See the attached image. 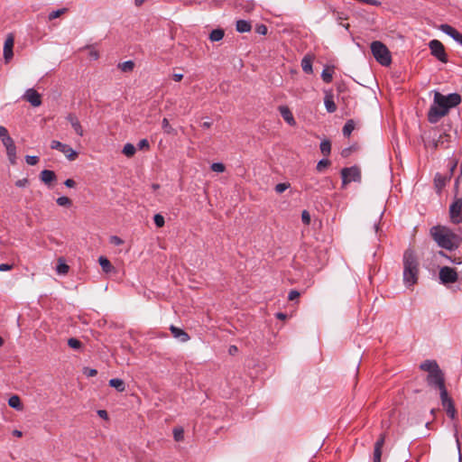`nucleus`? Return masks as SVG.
<instances>
[{
  "instance_id": "nucleus-1",
  "label": "nucleus",
  "mask_w": 462,
  "mask_h": 462,
  "mask_svg": "<svg viewBox=\"0 0 462 462\" xmlns=\"http://www.w3.org/2000/svg\"><path fill=\"white\" fill-rule=\"evenodd\" d=\"M461 103V96L457 93L442 95L435 92L433 105L428 113V120L431 124H436L441 117L445 116L450 108L458 106Z\"/></svg>"
},
{
  "instance_id": "nucleus-2",
  "label": "nucleus",
  "mask_w": 462,
  "mask_h": 462,
  "mask_svg": "<svg viewBox=\"0 0 462 462\" xmlns=\"http://www.w3.org/2000/svg\"><path fill=\"white\" fill-rule=\"evenodd\" d=\"M430 234L437 245L446 250L455 251L460 245V235L446 226H435Z\"/></svg>"
},
{
  "instance_id": "nucleus-3",
  "label": "nucleus",
  "mask_w": 462,
  "mask_h": 462,
  "mask_svg": "<svg viewBox=\"0 0 462 462\" xmlns=\"http://www.w3.org/2000/svg\"><path fill=\"white\" fill-rule=\"evenodd\" d=\"M419 262L411 249L403 254V282L407 288L412 287L418 282Z\"/></svg>"
},
{
  "instance_id": "nucleus-4",
  "label": "nucleus",
  "mask_w": 462,
  "mask_h": 462,
  "mask_svg": "<svg viewBox=\"0 0 462 462\" xmlns=\"http://www.w3.org/2000/svg\"><path fill=\"white\" fill-rule=\"evenodd\" d=\"M439 278L442 284L447 285L456 282L458 280V274L456 269L448 266H443L439 269Z\"/></svg>"
},
{
  "instance_id": "nucleus-5",
  "label": "nucleus",
  "mask_w": 462,
  "mask_h": 462,
  "mask_svg": "<svg viewBox=\"0 0 462 462\" xmlns=\"http://www.w3.org/2000/svg\"><path fill=\"white\" fill-rule=\"evenodd\" d=\"M449 216L453 224H462V198H457L450 205Z\"/></svg>"
},
{
  "instance_id": "nucleus-6",
  "label": "nucleus",
  "mask_w": 462,
  "mask_h": 462,
  "mask_svg": "<svg viewBox=\"0 0 462 462\" xmlns=\"http://www.w3.org/2000/svg\"><path fill=\"white\" fill-rule=\"evenodd\" d=\"M51 148L64 153L69 161H74L78 157V152L76 151H74L69 145L62 143L60 141H51Z\"/></svg>"
},
{
  "instance_id": "nucleus-7",
  "label": "nucleus",
  "mask_w": 462,
  "mask_h": 462,
  "mask_svg": "<svg viewBox=\"0 0 462 462\" xmlns=\"http://www.w3.org/2000/svg\"><path fill=\"white\" fill-rule=\"evenodd\" d=\"M370 48L374 58H392L387 46L380 41H374Z\"/></svg>"
},
{
  "instance_id": "nucleus-8",
  "label": "nucleus",
  "mask_w": 462,
  "mask_h": 462,
  "mask_svg": "<svg viewBox=\"0 0 462 462\" xmlns=\"http://www.w3.org/2000/svg\"><path fill=\"white\" fill-rule=\"evenodd\" d=\"M427 383L430 386L439 388L445 384L444 374L442 371L438 368L427 376Z\"/></svg>"
},
{
  "instance_id": "nucleus-9",
  "label": "nucleus",
  "mask_w": 462,
  "mask_h": 462,
  "mask_svg": "<svg viewBox=\"0 0 462 462\" xmlns=\"http://www.w3.org/2000/svg\"><path fill=\"white\" fill-rule=\"evenodd\" d=\"M343 183L360 180V171L357 167L344 168L341 171Z\"/></svg>"
},
{
  "instance_id": "nucleus-10",
  "label": "nucleus",
  "mask_w": 462,
  "mask_h": 462,
  "mask_svg": "<svg viewBox=\"0 0 462 462\" xmlns=\"http://www.w3.org/2000/svg\"><path fill=\"white\" fill-rule=\"evenodd\" d=\"M23 98L29 102L32 106H40L42 105L41 95L33 88L25 91Z\"/></svg>"
},
{
  "instance_id": "nucleus-11",
  "label": "nucleus",
  "mask_w": 462,
  "mask_h": 462,
  "mask_svg": "<svg viewBox=\"0 0 462 462\" xmlns=\"http://www.w3.org/2000/svg\"><path fill=\"white\" fill-rule=\"evenodd\" d=\"M431 54L435 58H447L443 44L438 40H432L429 43Z\"/></svg>"
},
{
  "instance_id": "nucleus-12",
  "label": "nucleus",
  "mask_w": 462,
  "mask_h": 462,
  "mask_svg": "<svg viewBox=\"0 0 462 462\" xmlns=\"http://www.w3.org/2000/svg\"><path fill=\"white\" fill-rule=\"evenodd\" d=\"M450 135L444 133L439 134L438 139H432L431 141H429L428 143H425L426 146L431 145L433 149L437 148H447V143L449 142Z\"/></svg>"
},
{
  "instance_id": "nucleus-13",
  "label": "nucleus",
  "mask_w": 462,
  "mask_h": 462,
  "mask_svg": "<svg viewBox=\"0 0 462 462\" xmlns=\"http://www.w3.org/2000/svg\"><path fill=\"white\" fill-rule=\"evenodd\" d=\"M14 36L10 33L7 35L5 44H4V51L3 58H13L14 57Z\"/></svg>"
},
{
  "instance_id": "nucleus-14",
  "label": "nucleus",
  "mask_w": 462,
  "mask_h": 462,
  "mask_svg": "<svg viewBox=\"0 0 462 462\" xmlns=\"http://www.w3.org/2000/svg\"><path fill=\"white\" fill-rule=\"evenodd\" d=\"M66 119L69 122V124L71 125V127L73 128V130L75 131V133L79 135V136H83L84 135V130H83V127L81 126V124L78 118V116L75 115V114H69L66 117Z\"/></svg>"
},
{
  "instance_id": "nucleus-15",
  "label": "nucleus",
  "mask_w": 462,
  "mask_h": 462,
  "mask_svg": "<svg viewBox=\"0 0 462 462\" xmlns=\"http://www.w3.org/2000/svg\"><path fill=\"white\" fill-rule=\"evenodd\" d=\"M439 28L444 33L449 35L451 38H453L458 43L461 42L462 33H460L457 29H455L451 25L444 23V24H441Z\"/></svg>"
},
{
  "instance_id": "nucleus-16",
  "label": "nucleus",
  "mask_w": 462,
  "mask_h": 462,
  "mask_svg": "<svg viewBox=\"0 0 462 462\" xmlns=\"http://www.w3.org/2000/svg\"><path fill=\"white\" fill-rule=\"evenodd\" d=\"M282 117L283 120L291 126H293L296 125V121L294 119V116L291 111V109L287 106H280L278 108Z\"/></svg>"
},
{
  "instance_id": "nucleus-17",
  "label": "nucleus",
  "mask_w": 462,
  "mask_h": 462,
  "mask_svg": "<svg viewBox=\"0 0 462 462\" xmlns=\"http://www.w3.org/2000/svg\"><path fill=\"white\" fill-rule=\"evenodd\" d=\"M170 330L172 336L182 343L189 341L190 338L186 331L173 325L170 327Z\"/></svg>"
},
{
  "instance_id": "nucleus-18",
  "label": "nucleus",
  "mask_w": 462,
  "mask_h": 462,
  "mask_svg": "<svg viewBox=\"0 0 462 462\" xmlns=\"http://www.w3.org/2000/svg\"><path fill=\"white\" fill-rule=\"evenodd\" d=\"M385 437L384 435H381L380 438L376 440L374 448V462H381L382 457V448L384 444Z\"/></svg>"
},
{
  "instance_id": "nucleus-19",
  "label": "nucleus",
  "mask_w": 462,
  "mask_h": 462,
  "mask_svg": "<svg viewBox=\"0 0 462 462\" xmlns=\"http://www.w3.org/2000/svg\"><path fill=\"white\" fill-rule=\"evenodd\" d=\"M40 179L45 184L50 185L56 180V174L53 171L43 170L40 174Z\"/></svg>"
},
{
  "instance_id": "nucleus-20",
  "label": "nucleus",
  "mask_w": 462,
  "mask_h": 462,
  "mask_svg": "<svg viewBox=\"0 0 462 462\" xmlns=\"http://www.w3.org/2000/svg\"><path fill=\"white\" fill-rule=\"evenodd\" d=\"M324 104L328 113H333L337 110V106L333 100V96L328 92H326V96L324 97Z\"/></svg>"
},
{
  "instance_id": "nucleus-21",
  "label": "nucleus",
  "mask_w": 462,
  "mask_h": 462,
  "mask_svg": "<svg viewBox=\"0 0 462 462\" xmlns=\"http://www.w3.org/2000/svg\"><path fill=\"white\" fill-rule=\"evenodd\" d=\"M420 368L423 371L429 372V374L432 373L434 370H437L439 367V365L436 361L432 360H426L423 363L420 365Z\"/></svg>"
},
{
  "instance_id": "nucleus-22",
  "label": "nucleus",
  "mask_w": 462,
  "mask_h": 462,
  "mask_svg": "<svg viewBox=\"0 0 462 462\" xmlns=\"http://www.w3.org/2000/svg\"><path fill=\"white\" fill-rule=\"evenodd\" d=\"M333 74L334 66H326L321 72V78L326 83H329L332 81Z\"/></svg>"
},
{
  "instance_id": "nucleus-23",
  "label": "nucleus",
  "mask_w": 462,
  "mask_h": 462,
  "mask_svg": "<svg viewBox=\"0 0 462 462\" xmlns=\"http://www.w3.org/2000/svg\"><path fill=\"white\" fill-rule=\"evenodd\" d=\"M236 29L239 32H247L252 29L251 23L245 20H238L236 24Z\"/></svg>"
},
{
  "instance_id": "nucleus-24",
  "label": "nucleus",
  "mask_w": 462,
  "mask_h": 462,
  "mask_svg": "<svg viewBox=\"0 0 462 462\" xmlns=\"http://www.w3.org/2000/svg\"><path fill=\"white\" fill-rule=\"evenodd\" d=\"M439 390L440 393V399H441V404L442 406H445L447 404H450L453 402L451 398L448 396V391L445 387V384L438 388Z\"/></svg>"
},
{
  "instance_id": "nucleus-25",
  "label": "nucleus",
  "mask_w": 462,
  "mask_h": 462,
  "mask_svg": "<svg viewBox=\"0 0 462 462\" xmlns=\"http://www.w3.org/2000/svg\"><path fill=\"white\" fill-rule=\"evenodd\" d=\"M109 385L116 389L117 392H124L125 390V383L122 379L113 378L109 380Z\"/></svg>"
},
{
  "instance_id": "nucleus-26",
  "label": "nucleus",
  "mask_w": 462,
  "mask_h": 462,
  "mask_svg": "<svg viewBox=\"0 0 462 462\" xmlns=\"http://www.w3.org/2000/svg\"><path fill=\"white\" fill-rule=\"evenodd\" d=\"M98 263L102 268V270L106 273H110L114 267L113 265L111 264L110 261L105 257V256H100L98 258Z\"/></svg>"
},
{
  "instance_id": "nucleus-27",
  "label": "nucleus",
  "mask_w": 462,
  "mask_h": 462,
  "mask_svg": "<svg viewBox=\"0 0 462 462\" xmlns=\"http://www.w3.org/2000/svg\"><path fill=\"white\" fill-rule=\"evenodd\" d=\"M225 31L221 28L214 29L209 33V40L211 42H218L224 38Z\"/></svg>"
},
{
  "instance_id": "nucleus-28",
  "label": "nucleus",
  "mask_w": 462,
  "mask_h": 462,
  "mask_svg": "<svg viewBox=\"0 0 462 462\" xmlns=\"http://www.w3.org/2000/svg\"><path fill=\"white\" fill-rule=\"evenodd\" d=\"M69 270V265L61 258H60L58 260V263L56 266L57 273L60 274V275H65L68 273Z\"/></svg>"
},
{
  "instance_id": "nucleus-29",
  "label": "nucleus",
  "mask_w": 462,
  "mask_h": 462,
  "mask_svg": "<svg viewBox=\"0 0 462 462\" xmlns=\"http://www.w3.org/2000/svg\"><path fill=\"white\" fill-rule=\"evenodd\" d=\"M8 404L10 407L17 411H21L23 409V405L18 395L11 396L8 400Z\"/></svg>"
},
{
  "instance_id": "nucleus-30",
  "label": "nucleus",
  "mask_w": 462,
  "mask_h": 462,
  "mask_svg": "<svg viewBox=\"0 0 462 462\" xmlns=\"http://www.w3.org/2000/svg\"><path fill=\"white\" fill-rule=\"evenodd\" d=\"M383 216V212H381L378 217V219H376L373 224V229L374 230V233H375L376 236L378 237V239H380L383 235V230L380 226Z\"/></svg>"
},
{
  "instance_id": "nucleus-31",
  "label": "nucleus",
  "mask_w": 462,
  "mask_h": 462,
  "mask_svg": "<svg viewBox=\"0 0 462 462\" xmlns=\"http://www.w3.org/2000/svg\"><path fill=\"white\" fill-rule=\"evenodd\" d=\"M6 154L11 164L16 163V146L15 144L6 148Z\"/></svg>"
},
{
  "instance_id": "nucleus-32",
  "label": "nucleus",
  "mask_w": 462,
  "mask_h": 462,
  "mask_svg": "<svg viewBox=\"0 0 462 462\" xmlns=\"http://www.w3.org/2000/svg\"><path fill=\"white\" fill-rule=\"evenodd\" d=\"M118 68L124 72H130L134 68V63L132 60H127L126 61L118 64Z\"/></svg>"
},
{
  "instance_id": "nucleus-33",
  "label": "nucleus",
  "mask_w": 462,
  "mask_h": 462,
  "mask_svg": "<svg viewBox=\"0 0 462 462\" xmlns=\"http://www.w3.org/2000/svg\"><path fill=\"white\" fill-rule=\"evenodd\" d=\"M83 50L88 51V54L89 55L90 58H98V56H99L97 44H92V45L86 46Z\"/></svg>"
},
{
  "instance_id": "nucleus-34",
  "label": "nucleus",
  "mask_w": 462,
  "mask_h": 462,
  "mask_svg": "<svg viewBox=\"0 0 462 462\" xmlns=\"http://www.w3.org/2000/svg\"><path fill=\"white\" fill-rule=\"evenodd\" d=\"M135 152H136L135 146L130 143L125 144V146L123 148V153L127 157L134 156Z\"/></svg>"
},
{
  "instance_id": "nucleus-35",
  "label": "nucleus",
  "mask_w": 462,
  "mask_h": 462,
  "mask_svg": "<svg viewBox=\"0 0 462 462\" xmlns=\"http://www.w3.org/2000/svg\"><path fill=\"white\" fill-rule=\"evenodd\" d=\"M67 12H68V8H61V9L52 11L49 14L48 19H49V21H52L58 17L61 16L62 14H66Z\"/></svg>"
},
{
  "instance_id": "nucleus-36",
  "label": "nucleus",
  "mask_w": 462,
  "mask_h": 462,
  "mask_svg": "<svg viewBox=\"0 0 462 462\" xmlns=\"http://www.w3.org/2000/svg\"><path fill=\"white\" fill-rule=\"evenodd\" d=\"M319 150L324 155H328L331 150V144L329 141L324 140L319 143Z\"/></svg>"
},
{
  "instance_id": "nucleus-37",
  "label": "nucleus",
  "mask_w": 462,
  "mask_h": 462,
  "mask_svg": "<svg viewBox=\"0 0 462 462\" xmlns=\"http://www.w3.org/2000/svg\"><path fill=\"white\" fill-rule=\"evenodd\" d=\"M173 437L176 441H181L184 438V430L181 427H176L173 429Z\"/></svg>"
},
{
  "instance_id": "nucleus-38",
  "label": "nucleus",
  "mask_w": 462,
  "mask_h": 462,
  "mask_svg": "<svg viewBox=\"0 0 462 462\" xmlns=\"http://www.w3.org/2000/svg\"><path fill=\"white\" fill-rule=\"evenodd\" d=\"M56 202L60 207H70L72 204L71 200L68 197H65V196L59 197L56 199Z\"/></svg>"
},
{
  "instance_id": "nucleus-39",
  "label": "nucleus",
  "mask_w": 462,
  "mask_h": 462,
  "mask_svg": "<svg viewBox=\"0 0 462 462\" xmlns=\"http://www.w3.org/2000/svg\"><path fill=\"white\" fill-rule=\"evenodd\" d=\"M68 345L73 349H79L82 346V343L78 338L70 337L68 340Z\"/></svg>"
},
{
  "instance_id": "nucleus-40",
  "label": "nucleus",
  "mask_w": 462,
  "mask_h": 462,
  "mask_svg": "<svg viewBox=\"0 0 462 462\" xmlns=\"http://www.w3.org/2000/svg\"><path fill=\"white\" fill-rule=\"evenodd\" d=\"M443 407L446 409L447 414L450 418L454 419L455 415H456V409H455L454 403L451 402L450 404H447V405H445Z\"/></svg>"
},
{
  "instance_id": "nucleus-41",
  "label": "nucleus",
  "mask_w": 462,
  "mask_h": 462,
  "mask_svg": "<svg viewBox=\"0 0 462 462\" xmlns=\"http://www.w3.org/2000/svg\"><path fill=\"white\" fill-rule=\"evenodd\" d=\"M154 224L158 227H162L164 226L165 220L162 215L161 214H155L153 217Z\"/></svg>"
},
{
  "instance_id": "nucleus-42",
  "label": "nucleus",
  "mask_w": 462,
  "mask_h": 462,
  "mask_svg": "<svg viewBox=\"0 0 462 462\" xmlns=\"http://www.w3.org/2000/svg\"><path fill=\"white\" fill-rule=\"evenodd\" d=\"M311 60H301L302 69L307 73L312 71Z\"/></svg>"
},
{
  "instance_id": "nucleus-43",
  "label": "nucleus",
  "mask_w": 462,
  "mask_h": 462,
  "mask_svg": "<svg viewBox=\"0 0 462 462\" xmlns=\"http://www.w3.org/2000/svg\"><path fill=\"white\" fill-rule=\"evenodd\" d=\"M210 168L215 172H223L225 171V165L221 162H214Z\"/></svg>"
},
{
  "instance_id": "nucleus-44",
  "label": "nucleus",
  "mask_w": 462,
  "mask_h": 462,
  "mask_svg": "<svg viewBox=\"0 0 462 462\" xmlns=\"http://www.w3.org/2000/svg\"><path fill=\"white\" fill-rule=\"evenodd\" d=\"M267 26L263 23H260L255 26V32L260 35H265L267 33Z\"/></svg>"
},
{
  "instance_id": "nucleus-45",
  "label": "nucleus",
  "mask_w": 462,
  "mask_h": 462,
  "mask_svg": "<svg viewBox=\"0 0 462 462\" xmlns=\"http://www.w3.org/2000/svg\"><path fill=\"white\" fill-rule=\"evenodd\" d=\"M290 187V184L289 183H286V182H282V183H278L274 189L277 193H282L284 192L288 188Z\"/></svg>"
},
{
  "instance_id": "nucleus-46",
  "label": "nucleus",
  "mask_w": 462,
  "mask_h": 462,
  "mask_svg": "<svg viewBox=\"0 0 462 462\" xmlns=\"http://www.w3.org/2000/svg\"><path fill=\"white\" fill-rule=\"evenodd\" d=\"M353 129H354L353 124L351 122H347L344 125V127H343V134H344V135H346V136L350 135V134L352 133Z\"/></svg>"
},
{
  "instance_id": "nucleus-47",
  "label": "nucleus",
  "mask_w": 462,
  "mask_h": 462,
  "mask_svg": "<svg viewBox=\"0 0 462 462\" xmlns=\"http://www.w3.org/2000/svg\"><path fill=\"white\" fill-rule=\"evenodd\" d=\"M25 162L29 164V165H36L39 162V157L38 156H32V155H26L25 156Z\"/></svg>"
},
{
  "instance_id": "nucleus-48",
  "label": "nucleus",
  "mask_w": 462,
  "mask_h": 462,
  "mask_svg": "<svg viewBox=\"0 0 462 462\" xmlns=\"http://www.w3.org/2000/svg\"><path fill=\"white\" fill-rule=\"evenodd\" d=\"M439 254L448 258L451 263H456V264H460L462 263V259L460 257H450V256H448L444 252L440 251L439 252Z\"/></svg>"
},
{
  "instance_id": "nucleus-49",
  "label": "nucleus",
  "mask_w": 462,
  "mask_h": 462,
  "mask_svg": "<svg viewBox=\"0 0 462 462\" xmlns=\"http://www.w3.org/2000/svg\"><path fill=\"white\" fill-rule=\"evenodd\" d=\"M301 220L305 225H309L310 223V215L309 211L303 210L301 213Z\"/></svg>"
},
{
  "instance_id": "nucleus-50",
  "label": "nucleus",
  "mask_w": 462,
  "mask_h": 462,
  "mask_svg": "<svg viewBox=\"0 0 462 462\" xmlns=\"http://www.w3.org/2000/svg\"><path fill=\"white\" fill-rule=\"evenodd\" d=\"M300 292L296 290H291L288 294V300L293 301L300 297Z\"/></svg>"
},
{
  "instance_id": "nucleus-51",
  "label": "nucleus",
  "mask_w": 462,
  "mask_h": 462,
  "mask_svg": "<svg viewBox=\"0 0 462 462\" xmlns=\"http://www.w3.org/2000/svg\"><path fill=\"white\" fill-rule=\"evenodd\" d=\"M150 146L149 144V142L147 141V139H142L139 141V143H137V147L138 149L140 150H143V149H148Z\"/></svg>"
},
{
  "instance_id": "nucleus-52",
  "label": "nucleus",
  "mask_w": 462,
  "mask_h": 462,
  "mask_svg": "<svg viewBox=\"0 0 462 462\" xmlns=\"http://www.w3.org/2000/svg\"><path fill=\"white\" fill-rule=\"evenodd\" d=\"M84 374L87 375L88 377H93L97 374V371L96 369L86 367L84 368Z\"/></svg>"
},
{
  "instance_id": "nucleus-53",
  "label": "nucleus",
  "mask_w": 462,
  "mask_h": 462,
  "mask_svg": "<svg viewBox=\"0 0 462 462\" xmlns=\"http://www.w3.org/2000/svg\"><path fill=\"white\" fill-rule=\"evenodd\" d=\"M2 143H3L4 146L5 147V149L7 147H10V146L14 144V140H13V138L11 136H8V137H5V139H2Z\"/></svg>"
},
{
  "instance_id": "nucleus-54",
  "label": "nucleus",
  "mask_w": 462,
  "mask_h": 462,
  "mask_svg": "<svg viewBox=\"0 0 462 462\" xmlns=\"http://www.w3.org/2000/svg\"><path fill=\"white\" fill-rule=\"evenodd\" d=\"M110 243L115 245H121L124 243V241L117 236H112L110 237Z\"/></svg>"
},
{
  "instance_id": "nucleus-55",
  "label": "nucleus",
  "mask_w": 462,
  "mask_h": 462,
  "mask_svg": "<svg viewBox=\"0 0 462 462\" xmlns=\"http://www.w3.org/2000/svg\"><path fill=\"white\" fill-rule=\"evenodd\" d=\"M28 183H29V180L27 178H23V179H20V180H16L15 186L19 187V188H23V187L27 186Z\"/></svg>"
},
{
  "instance_id": "nucleus-56",
  "label": "nucleus",
  "mask_w": 462,
  "mask_h": 462,
  "mask_svg": "<svg viewBox=\"0 0 462 462\" xmlns=\"http://www.w3.org/2000/svg\"><path fill=\"white\" fill-rule=\"evenodd\" d=\"M162 128L166 133H170L171 130V126L167 118H163L162 120Z\"/></svg>"
},
{
  "instance_id": "nucleus-57",
  "label": "nucleus",
  "mask_w": 462,
  "mask_h": 462,
  "mask_svg": "<svg viewBox=\"0 0 462 462\" xmlns=\"http://www.w3.org/2000/svg\"><path fill=\"white\" fill-rule=\"evenodd\" d=\"M359 2L363 4H367L374 6H379L381 5V2L378 0H358Z\"/></svg>"
},
{
  "instance_id": "nucleus-58",
  "label": "nucleus",
  "mask_w": 462,
  "mask_h": 462,
  "mask_svg": "<svg viewBox=\"0 0 462 462\" xmlns=\"http://www.w3.org/2000/svg\"><path fill=\"white\" fill-rule=\"evenodd\" d=\"M8 136H10V135L8 134L7 129L5 126L0 125V138H1V140L5 139V137H8Z\"/></svg>"
},
{
  "instance_id": "nucleus-59",
  "label": "nucleus",
  "mask_w": 462,
  "mask_h": 462,
  "mask_svg": "<svg viewBox=\"0 0 462 462\" xmlns=\"http://www.w3.org/2000/svg\"><path fill=\"white\" fill-rule=\"evenodd\" d=\"M382 66L390 67L393 60H376Z\"/></svg>"
},
{
  "instance_id": "nucleus-60",
  "label": "nucleus",
  "mask_w": 462,
  "mask_h": 462,
  "mask_svg": "<svg viewBox=\"0 0 462 462\" xmlns=\"http://www.w3.org/2000/svg\"><path fill=\"white\" fill-rule=\"evenodd\" d=\"M64 185L68 188H73L76 185V182L72 179H68L64 181Z\"/></svg>"
},
{
  "instance_id": "nucleus-61",
  "label": "nucleus",
  "mask_w": 462,
  "mask_h": 462,
  "mask_svg": "<svg viewBox=\"0 0 462 462\" xmlns=\"http://www.w3.org/2000/svg\"><path fill=\"white\" fill-rule=\"evenodd\" d=\"M329 161L327 160V159H321L319 160V171L322 169V168H326L327 166L329 165Z\"/></svg>"
},
{
  "instance_id": "nucleus-62",
  "label": "nucleus",
  "mask_w": 462,
  "mask_h": 462,
  "mask_svg": "<svg viewBox=\"0 0 462 462\" xmlns=\"http://www.w3.org/2000/svg\"><path fill=\"white\" fill-rule=\"evenodd\" d=\"M12 269V265L8 263H0V272H6Z\"/></svg>"
},
{
  "instance_id": "nucleus-63",
  "label": "nucleus",
  "mask_w": 462,
  "mask_h": 462,
  "mask_svg": "<svg viewBox=\"0 0 462 462\" xmlns=\"http://www.w3.org/2000/svg\"><path fill=\"white\" fill-rule=\"evenodd\" d=\"M183 79V74L181 73H173L172 74V79L174 81H180Z\"/></svg>"
},
{
  "instance_id": "nucleus-64",
  "label": "nucleus",
  "mask_w": 462,
  "mask_h": 462,
  "mask_svg": "<svg viewBox=\"0 0 462 462\" xmlns=\"http://www.w3.org/2000/svg\"><path fill=\"white\" fill-rule=\"evenodd\" d=\"M97 414H98V416H99L100 418H102V419H107V418H108L107 412H106V411H105V410H99V411H97Z\"/></svg>"
}]
</instances>
